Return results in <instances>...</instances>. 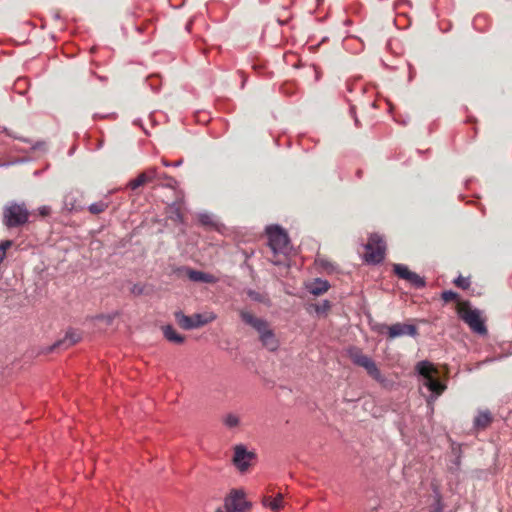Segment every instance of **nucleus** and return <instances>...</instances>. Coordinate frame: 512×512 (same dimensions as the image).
Segmentation results:
<instances>
[{"label": "nucleus", "mask_w": 512, "mask_h": 512, "mask_svg": "<svg viewBox=\"0 0 512 512\" xmlns=\"http://www.w3.org/2000/svg\"><path fill=\"white\" fill-rule=\"evenodd\" d=\"M224 506L227 512H247L251 507L250 502L246 501L242 491L232 490L225 498Z\"/></svg>", "instance_id": "nucleus-9"}, {"label": "nucleus", "mask_w": 512, "mask_h": 512, "mask_svg": "<svg viewBox=\"0 0 512 512\" xmlns=\"http://www.w3.org/2000/svg\"><path fill=\"white\" fill-rule=\"evenodd\" d=\"M330 287V284L327 280L317 278L314 282L309 286V292L313 295H321L325 293Z\"/></svg>", "instance_id": "nucleus-17"}, {"label": "nucleus", "mask_w": 512, "mask_h": 512, "mask_svg": "<svg viewBox=\"0 0 512 512\" xmlns=\"http://www.w3.org/2000/svg\"><path fill=\"white\" fill-rule=\"evenodd\" d=\"M246 294H247V296H248L251 300H253V301H255V302H259V303L264 302V296H263L262 294H260L259 292H257V291H255V290H253V289H248V290L246 291Z\"/></svg>", "instance_id": "nucleus-29"}, {"label": "nucleus", "mask_w": 512, "mask_h": 512, "mask_svg": "<svg viewBox=\"0 0 512 512\" xmlns=\"http://www.w3.org/2000/svg\"><path fill=\"white\" fill-rule=\"evenodd\" d=\"M263 504L264 506H267L269 507L270 509L274 510V511H277L279 510L281 507H282V504H283V498L281 495H278L276 498L274 499H270V498H264L263 499Z\"/></svg>", "instance_id": "nucleus-19"}, {"label": "nucleus", "mask_w": 512, "mask_h": 512, "mask_svg": "<svg viewBox=\"0 0 512 512\" xmlns=\"http://www.w3.org/2000/svg\"><path fill=\"white\" fill-rule=\"evenodd\" d=\"M451 451L455 457H457L458 455L461 456V447L459 445L453 443Z\"/></svg>", "instance_id": "nucleus-36"}, {"label": "nucleus", "mask_w": 512, "mask_h": 512, "mask_svg": "<svg viewBox=\"0 0 512 512\" xmlns=\"http://www.w3.org/2000/svg\"><path fill=\"white\" fill-rule=\"evenodd\" d=\"M183 163V160L180 159L178 161H175V162H169L165 159H162V164L165 166V167H179L181 166Z\"/></svg>", "instance_id": "nucleus-32"}, {"label": "nucleus", "mask_w": 512, "mask_h": 512, "mask_svg": "<svg viewBox=\"0 0 512 512\" xmlns=\"http://www.w3.org/2000/svg\"><path fill=\"white\" fill-rule=\"evenodd\" d=\"M372 329L378 334L387 333L390 339H395L403 336H410L416 338L418 336V329L413 324L407 323H395L392 325H386L384 323L375 324Z\"/></svg>", "instance_id": "nucleus-6"}, {"label": "nucleus", "mask_w": 512, "mask_h": 512, "mask_svg": "<svg viewBox=\"0 0 512 512\" xmlns=\"http://www.w3.org/2000/svg\"><path fill=\"white\" fill-rule=\"evenodd\" d=\"M158 178H168L166 174H163V175H159L158 174Z\"/></svg>", "instance_id": "nucleus-41"}, {"label": "nucleus", "mask_w": 512, "mask_h": 512, "mask_svg": "<svg viewBox=\"0 0 512 512\" xmlns=\"http://www.w3.org/2000/svg\"><path fill=\"white\" fill-rule=\"evenodd\" d=\"M240 317L245 324L251 326L258 332L259 339L265 347L270 351H275L278 348V341L276 340L275 334L265 319L257 318L247 311H241Z\"/></svg>", "instance_id": "nucleus-1"}, {"label": "nucleus", "mask_w": 512, "mask_h": 512, "mask_svg": "<svg viewBox=\"0 0 512 512\" xmlns=\"http://www.w3.org/2000/svg\"><path fill=\"white\" fill-rule=\"evenodd\" d=\"M461 319L473 332L479 335H486L488 333L485 320L482 318L481 311L479 309H471L464 312L461 315Z\"/></svg>", "instance_id": "nucleus-10"}, {"label": "nucleus", "mask_w": 512, "mask_h": 512, "mask_svg": "<svg viewBox=\"0 0 512 512\" xmlns=\"http://www.w3.org/2000/svg\"><path fill=\"white\" fill-rule=\"evenodd\" d=\"M38 211L41 216H48L51 212V208L49 206H41L38 208Z\"/></svg>", "instance_id": "nucleus-35"}, {"label": "nucleus", "mask_w": 512, "mask_h": 512, "mask_svg": "<svg viewBox=\"0 0 512 512\" xmlns=\"http://www.w3.org/2000/svg\"><path fill=\"white\" fill-rule=\"evenodd\" d=\"M55 19H58L59 18V15L58 14H55L54 15Z\"/></svg>", "instance_id": "nucleus-43"}, {"label": "nucleus", "mask_w": 512, "mask_h": 512, "mask_svg": "<svg viewBox=\"0 0 512 512\" xmlns=\"http://www.w3.org/2000/svg\"><path fill=\"white\" fill-rule=\"evenodd\" d=\"M441 298L443 299V301L449 302L456 300L458 298V294L452 290H446L442 292Z\"/></svg>", "instance_id": "nucleus-30"}, {"label": "nucleus", "mask_w": 512, "mask_h": 512, "mask_svg": "<svg viewBox=\"0 0 512 512\" xmlns=\"http://www.w3.org/2000/svg\"><path fill=\"white\" fill-rule=\"evenodd\" d=\"M330 307H331V304H330V301H328V300H323L322 302L314 305L315 312L318 315L326 314V312L330 309Z\"/></svg>", "instance_id": "nucleus-26"}, {"label": "nucleus", "mask_w": 512, "mask_h": 512, "mask_svg": "<svg viewBox=\"0 0 512 512\" xmlns=\"http://www.w3.org/2000/svg\"><path fill=\"white\" fill-rule=\"evenodd\" d=\"M347 355L354 365L364 368L374 380L381 384L386 382V378L382 375L374 360L363 354L360 348L350 346L347 348Z\"/></svg>", "instance_id": "nucleus-3"}, {"label": "nucleus", "mask_w": 512, "mask_h": 512, "mask_svg": "<svg viewBox=\"0 0 512 512\" xmlns=\"http://www.w3.org/2000/svg\"><path fill=\"white\" fill-rule=\"evenodd\" d=\"M117 316V313L112 314H99L94 317L95 320L104 321L107 325H111Z\"/></svg>", "instance_id": "nucleus-28"}, {"label": "nucleus", "mask_w": 512, "mask_h": 512, "mask_svg": "<svg viewBox=\"0 0 512 512\" xmlns=\"http://www.w3.org/2000/svg\"><path fill=\"white\" fill-rule=\"evenodd\" d=\"M415 369L418 375L423 378L422 385L431 392L427 398V403L431 404L444 392L446 385L432 376L431 373L434 371V368L429 361L423 360L418 362Z\"/></svg>", "instance_id": "nucleus-2"}, {"label": "nucleus", "mask_w": 512, "mask_h": 512, "mask_svg": "<svg viewBox=\"0 0 512 512\" xmlns=\"http://www.w3.org/2000/svg\"><path fill=\"white\" fill-rule=\"evenodd\" d=\"M63 206L68 212H78L84 209V206L77 204L75 197L71 194L64 197Z\"/></svg>", "instance_id": "nucleus-18"}, {"label": "nucleus", "mask_w": 512, "mask_h": 512, "mask_svg": "<svg viewBox=\"0 0 512 512\" xmlns=\"http://www.w3.org/2000/svg\"><path fill=\"white\" fill-rule=\"evenodd\" d=\"M393 272L400 278L409 282L414 288L422 289L426 286L425 278L412 272L404 264H394Z\"/></svg>", "instance_id": "nucleus-11"}, {"label": "nucleus", "mask_w": 512, "mask_h": 512, "mask_svg": "<svg viewBox=\"0 0 512 512\" xmlns=\"http://www.w3.org/2000/svg\"><path fill=\"white\" fill-rule=\"evenodd\" d=\"M454 284L463 289V290H466L470 287L471 285V281H470V278L469 277H463L461 275H459L457 278L454 279Z\"/></svg>", "instance_id": "nucleus-25"}, {"label": "nucleus", "mask_w": 512, "mask_h": 512, "mask_svg": "<svg viewBox=\"0 0 512 512\" xmlns=\"http://www.w3.org/2000/svg\"><path fill=\"white\" fill-rule=\"evenodd\" d=\"M266 233L268 236V245L274 254H288L290 251V239L281 226H267Z\"/></svg>", "instance_id": "nucleus-4"}, {"label": "nucleus", "mask_w": 512, "mask_h": 512, "mask_svg": "<svg viewBox=\"0 0 512 512\" xmlns=\"http://www.w3.org/2000/svg\"><path fill=\"white\" fill-rule=\"evenodd\" d=\"M107 208L108 203L104 201L94 202L88 206L89 212L95 215L104 212Z\"/></svg>", "instance_id": "nucleus-20"}, {"label": "nucleus", "mask_w": 512, "mask_h": 512, "mask_svg": "<svg viewBox=\"0 0 512 512\" xmlns=\"http://www.w3.org/2000/svg\"><path fill=\"white\" fill-rule=\"evenodd\" d=\"M174 316L179 326L185 330L197 329L208 324L216 318L213 313H211L209 316H205L201 313L187 316L182 311H176Z\"/></svg>", "instance_id": "nucleus-8"}, {"label": "nucleus", "mask_w": 512, "mask_h": 512, "mask_svg": "<svg viewBox=\"0 0 512 512\" xmlns=\"http://www.w3.org/2000/svg\"><path fill=\"white\" fill-rule=\"evenodd\" d=\"M493 420L492 414L489 410H481L473 420V427L476 430L485 429Z\"/></svg>", "instance_id": "nucleus-15"}, {"label": "nucleus", "mask_w": 512, "mask_h": 512, "mask_svg": "<svg viewBox=\"0 0 512 512\" xmlns=\"http://www.w3.org/2000/svg\"><path fill=\"white\" fill-rule=\"evenodd\" d=\"M460 464H461V456L458 455L457 457H455V459L453 461L454 466H451L449 469L453 472H456L459 470Z\"/></svg>", "instance_id": "nucleus-34"}, {"label": "nucleus", "mask_w": 512, "mask_h": 512, "mask_svg": "<svg viewBox=\"0 0 512 512\" xmlns=\"http://www.w3.org/2000/svg\"><path fill=\"white\" fill-rule=\"evenodd\" d=\"M142 174H147L148 182L158 178V171L155 167H151V168L147 169Z\"/></svg>", "instance_id": "nucleus-31"}, {"label": "nucleus", "mask_w": 512, "mask_h": 512, "mask_svg": "<svg viewBox=\"0 0 512 512\" xmlns=\"http://www.w3.org/2000/svg\"><path fill=\"white\" fill-rule=\"evenodd\" d=\"M148 182L147 174H139L137 178L131 180L129 182V187L132 190L137 189L138 187L142 186L144 183Z\"/></svg>", "instance_id": "nucleus-22"}, {"label": "nucleus", "mask_w": 512, "mask_h": 512, "mask_svg": "<svg viewBox=\"0 0 512 512\" xmlns=\"http://www.w3.org/2000/svg\"><path fill=\"white\" fill-rule=\"evenodd\" d=\"M143 292H144V288L141 285H139V284H135L131 288V293L134 294V295L139 296V295H142Z\"/></svg>", "instance_id": "nucleus-33"}, {"label": "nucleus", "mask_w": 512, "mask_h": 512, "mask_svg": "<svg viewBox=\"0 0 512 512\" xmlns=\"http://www.w3.org/2000/svg\"><path fill=\"white\" fill-rule=\"evenodd\" d=\"M28 217L29 213L24 203L9 202L3 209V223L8 228L24 225Z\"/></svg>", "instance_id": "nucleus-5"}, {"label": "nucleus", "mask_w": 512, "mask_h": 512, "mask_svg": "<svg viewBox=\"0 0 512 512\" xmlns=\"http://www.w3.org/2000/svg\"><path fill=\"white\" fill-rule=\"evenodd\" d=\"M13 244L12 240H4L0 242V265L2 264L3 260L6 257V251L9 249Z\"/></svg>", "instance_id": "nucleus-27"}, {"label": "nucleus", "mask_w": 512, "mask_h": 512, "mask_svg": "<svg viewBox=\"0 0 512 512\" xmlns=\"http://www.w3.org/2000/svg\"><path fill=\"white\" fill-rule=\"evenodd\" d=\"M81 340V335L77 331L73 329L67 330L65 336L56 341L53 345L49 347V351H54L57 349L60 350H66L73 346L74 344L78 343Z\"/></svg>", "instance_id": "nucleus-14"}, {"label": "nucleus", "mask_w": 512, "mask_h": 512, "mask_svg": "<svg viewBox=\"0 0 512 512\" xmlns=\"http://www.w3.org/2000/svg\"><path fill=\"white\" fill-rule=\"evenodd\" d=\"M174 214H175L174 219H175L176 221H179V222H182V221H183V216H182V214H181V212H180L179 208L175 207Z\"/></svg>", "instance_id": "nucleus-37"}, {"label": "nucleus", "mask_w": 512, "mask_h": 512, "mask_svg": "<svg viewBox=\"0 0 512 512\" xmlns=\"http://www.w3.org/2000/svg\"><path fill=\"white\" fill-rule=\"evenodd\" d=\"M443 509H444V505L442 502V497L439 492H435L434 502L431 506L430 512H443Z\"/></svg>", "instance_id": "nucleus-23"}, {"label": "nucleus", "mask_w": 512, "mask_h": 512, "mask_svg": "<svg viewBox=\"0 0 512 512\" xmlns=\"http://www.w3.org/2000/svg\"><path fill=\"white\" fill-rule=\"evenodd\" d=\"M19 162H21V161H20V160H17V161H14V162H7V163H3V162H1V161H0V168H1V167H8V166H10V165H13V164H15V163H19Z\"/></svg>", "instance_id": "nucleus-38"}, {"label": "nucleus", "mask_w": 512, "mask_h": 512, "mask_svg": "<svg viewBox=\"0 0 512 512\" xmlns=\"http://www.w3.org/2000/svg\"><path fill=\"white\" fill-rule=\"evenodd\" d=\"M162 331H163L164 337L170 342H173L176 344H182L185 340L184 336L177 333L175 328L170 324L163 326Z\"/></svg>", "instance_id": "nucleus-16"}, {"label": "nucleus", "mask_w": 512, "mask_h": 512, "mask_svg": "<svg viewBox=\"0 0 512 512\" xmlns=\"http://www.w3.org/2000/svg\"><path fill=\"white\" fill-rule=\"evenodd\" d=\"M367 251L365 260L371 264H379L385 258L386 243L383 237L377 233L370 235L367 244L365 245Z\"/></svg>", "instance_id": "nucleus-7"}, {"label": "nucleus", "mask_w": 512, "mask_h": 512, "mask_svg": "<svg viewBox=\"0 0 512 512\" xmlns=\"http://www.w3.org/2000/svg\"><path fill=\"white\" fill-rule=\"evenodd\" d=\"M223 423L228 428H234L239 425L240 419L237 415H235L233 413H229L224 417Z\"/></svg>", "instance_id": "nucleus-21"}, {"label": "nucleus", "mask_w": 512, "mask_h": 512, "mask_svg": "<svg viewBox=\"0 0 512 512\" xmlns=\"http://www.w3.org/2000/svg\"><path fill=\"white\" fill-rule=\"evenodd\" d=\"M177 271L179 273H185L192 282L208 284H214L217 282V278L214 275L200 270H194L187 266H182Z\"/></svg>", "instance_id": "nucleus-13"}, {"label": "nucleus", "mask_w": 512, "mask_h": 512, "mask_svg": "<svg viewBox=\"0 0 512 512\" xmlns=\"http://www.w3.org/2000/svg\"><path fill=\"white\" fill-rule=\"evenodd\" d=\"M256 458V454L248 451L243 444L236 445L234 448L233 464L240 471H246L251 465V461Z\"/></svg>", "instance_id": "nucleus-12"}, {"label": "nucleus", "mask_w": 512, "mask_h": 512, "mask_svg": "<svg viewBox=\"0 0 512 512\" xmlns=\"http://www.w3.org/2000/svg\"><path fill=\"white\" fill-rule=\"evenodd\" d=\"M216 512H224V511L222 510V508H218V509L216 510Z\"/></svg>", "instance_id": "nucleus-42"}, {"label": "nucleus", "mask_w": 512, "mask_h": 512, "mask_svg": "<svg viewBox=\"0 0 512 512\" xmlns=\"http://www.w3.org/2000/svg\"><path fill=\"white\" fill-rule=\"evenodd\" d=\"M198 220L199 222L204 226H212L214 225L213 222V215L208 212H201L198 213Z\"/></svg>", "instance_id": "nucleus-24"}, {"label": "nucleus", "mask_w": 512, "mask_h": 512, "mask_svg": "<svg viewBox=\"0 0 512 512\" xmlns=\"http://www.w3.org/2000/svg\"><path fill=\"white\" fill-rule=\"evenodd\" d=\"M317 6L321 5L323 3V0H316Z\"/></svg>", "instance_id": "nucleus-40"}, {"label": "nucleus", "mask_w": 512, "mask_h": 512, "mask_svg": "<svg viewBox=\"0 0 512 512\" xmlns=\"http://www.w3.org/2000/svg\"><path fill=\"white\" fill-rule=\"evenodd\" d=\"M350 113L354 116V114H355L354 107H351V108H350Z\"/></svg>", "instance_id": "nucleus-39"}]
</instances>
